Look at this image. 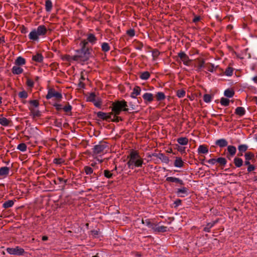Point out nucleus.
<instances>
[{
	"label": "nucleus",
	"instance_id": "69168bd1",
	"mask_svg": "<svg viewBox=\"0 0 257 257\" xmlns=\"http://www.w3.org/2000/svg\"><path fill=\"white\" fill-rule=\"evenodd\" d=\"M185 149H186L185 147H180V146H178V152H180L182 154L186 153Z\"/></svg>",
	"mask_w": 257,
	"mask_h": 257
},
{
	"label": "nucleus",
	"instance_id": "20e7f679",
	"mask_svg": "<svg viewBox=\"0 0 257 257\" xmlns=\"http://www.w3.org/2000/svg\"><path fill=\"white\" fill-rule=\"evenodd\" d=\"M52 97H54L56 101L60 102L62 100V95L61 93L56 91L54 88H51L48 90L46 98L50 99Z\"/></svg>",
	"mask_w": 257,
	"mask_h": 257
},
{
	"label": "nucleus",
	"instance_id": "7ed1b4c3",
	"mask_svg": "<svg viewBox=\"0 0 257 257\" xmlns=\"http://www.w3.org/2000/svg\"><path fill=\"white\" fill-rule=\"evenodd\" d=\"M127 106V102L124 100L115 101L112 104V111L114 115H118L122 111H128Z\"/></svg>",
	"mask_w": 257,
	"mask_h": 257
},
{
	"label": "nucleus",
	"instance_id": "603ef678",
	"mask_svg": "<svg viewBox=\"0 0 257 257\" xmlns=\"http://www.w3.org/2000/svg\"><path fill=\"white\" fill-rule=\"evenodd\" d=\"M53 163L57 165H61L64 163V160L62 158H55Z\"/></svg>",
	"mask_w": 257,
	"mask_h": 257
},
{
	"label": "nucleus",
	"instance_id": "79ce46f5",
	"mask_svg": "<svg viewBox=\"0 0 257 257\" xmlns=\"http://www.w3.org/2000/svg\"><path fill=\"white\" fill-rule=\"evenodd\" d=\"M73 56H71L69 55H64L62 56L61 59L63 61H66L68 62H71L72 61H73Z\"/></svg>",
	"mask_w": 257,
	"mask_h": 257
},
{
	"label": "nucleus",
	"instance_id": "f257e3e1",
	"mask_svg": "<svg viewBox=\"0 0 257 257\" xmlns=\"http://www.w3.org/2000/svg\"><path fill=\"white\" fill-rule=\"evenodd\" d=\"M87 45L88 42L86 40L81 42L80 43L81 48L76 50L77 54L73 56V61L84 62L89 60L92 49L91 48H88Z\"/></svg>",
	"mask_w": 257,
	"mask_h": 257
},
{
	"label": "nucleus",
	"instance_id": "7c9ffc66",
	"mask_svg": "<svg viewBox=\"0 0 257 257\" xmlns=\"http://www.w3.org/2000/svg\"><path fill=\"white\" fill-rule=\"evenodd\" d=\"M188 139L186 137L178 138V143L181 145H186L188 144Z\"/></svg>",
	"mask_w": 257,
	"mask_h": 257
},
{
	"label": "nucleus",
	"instance_id": "c756f323",
	"mask_svg": "<svg viewBox=\"0 0 257 257\" xmlns=\"http://www.w3.org/2000/svg\"><path fill=\"white\" fill-rule=\"evenodd\" d=\"M52 3L51 0H46L45 1V10L47 12H49L52 9Z\"/></svg>",
	"mask_w": 257,
	"mask_h": 257
},
{
	"label": "nucleus",
	"instance_id": "aec40b11",
	"mask_svg": "<svg viewBox=\"0 0 257 257\" xmlns=\"http://www.w3.org/2000/svg\"><path fill=\"white\" fill-rule=\"evenodd\" d=\"M30 106H29V109L30 111L32 108H37L39 106V102L38 100H31L29 101Z\"/></svg>",
	"mask_w": 257,
	"mask_h": 257
},
{
	"label": "nucleus",
	"instance_id": "6e6552de",
	"mask_svg": "<svg viewBox=\"0 0 257 257\" xmlns=\"http://www.w3.org/2000/svg\"><path fill=\"white\" fill-rule=\"evenodd\" d=\"M178 58H179L180 60L186 66H189L191 62V60L189 59V57L183 51L178 53Z\"/></svg>",
	"mask_w": 257,
	"mask_h": 257
},
{
	"label": "nucleus",
	"instance_id": "8fccbe9b",
	"mask_svg": "<svg viewBox=\"0 0 257 257\" xmlns=\"http://www.w3.org/2000/svg\"><path fill=\"white\" fill-rule=\"evenodd\" d=\"M93 103L96 107L101 108L102 101L100 98H97V100H95Z\"/></svg>",
	"mask_w": 257,
	"mask_h": 257
},
{
	"label": "nucleus",
	"instance_id": "f704fd0d",
	"mask_svg": "<svg viewBox=\"0 0 257 257\" xmlns=\"http://www.w3.org/2000/svg\"><path fill=\"white\" fill-rule=\"evenodd\" d=\"M110 46L107 43L103 42L101 44V50L104 52H107L110 50Z\"/></svg>",
	"mask_w": 257,
	"mask_h": 257
},
{
	"label": "nucleus",
	"instance_id": "e2e57ef3",
	"mask_svg": "<svg viewBox=\"0 0 257 257\" xmlns=\"http://www.w3.org/2000/svg\"><path fill=\"white\" fill-rule=\"evenodd\" d=\"M166 180L169 182L177 183V178L169 177H167Z\"/></svg>",
	"mask_w": 257,
	"mask_h": 257
},
{
	"label": "nucleus",
	"instance_id": "6e6d98bb",
	"mask_svg": "<svg viewBox=\"0 0 257 257\" xmlns=\"http://www.w3.org/2000/svg\"><path fill=\"white\" fill-rule=\"evenodd\" d=\"M185 166L184 162L181 157H178V168H181Z\"/></svg>",
	"mask_w": 257,
	"mask_h": 257
},
{
	"label": "nucleus",
	"instance_id": "6ab92c4d",
	"mask_svg": "<svg viewBox=\"0 0 257 257\" xmlns=\"http://www.w3.org/2000/svg\"><path fill=\"white\" fill-rule=\"evenodd\" d=\"M29 38L31 40L37 41L39 39V36L36 32V30H33L29 35Z\"/></svg>",
	"mask_w": 257,
	"mask_h": 257
},
{
	"label": "nucleus",
	"instance_id": "37998d69",
	"mask_svg": "<svg viewBox=\"0 0 257 257\" xmlns=\"http://www.w3.org/2000/svg\"><path fill=\"white\" fill-rule=\"evenodd\" d=\"M142 223L143 224H146L147 226H148L149 227L153 229V227H154V226L155 225V223H153L151 222V221L149 219H146L145 221H144L143 219L142 220Z\"/></svg>",
	"mask_w": 257,
	"mask_h": 257
},
{
	"label": "nucleus",
	"instance_id": "f8f14e48",
	"mask_svg": "<svg viewBox=\"0 0 257 257\" xmlns=\"http://www.w3.org/2000/svg\"><path fill=\"white\" fill-rule=\"evenodd\" d=\"M10 168L8 167H3L0 168V177H6L9 174Z\"/></svg>",
	"mask_w": 257,
	"mask_h": 257
},
{
	"label": "nucleus",
	"instance_id": "412c9836",
	"mask_svg": "<svg viewBox=\"0 0 257 257\" xmlns=\"http://www.w3.org/2000/svg\"><path fill=\"white\" fill-rule=\"evenodd\" d=\"M143 99L148 102H151L154 100V96L151 93L146 92L143 95Z\"/></svg>",
	"mask_w": 257,
	"mask_h": 257
},
{
	"label": "nucleus",
	"instance_id": "4c0bfd02",
	"mask_svg": "<svg viewBox=\"0 0 257 257\" xmlns=\"http://www.w3.org/2000/svg\"><path fill=\"white\" fill-rule=\"evenodd\" d=\"M156 99L157 101H161L165 98V95L162 92H159L156 95Z\"/></svg>",
	"mask_w": 257,
	"mask_h": 257
},
{
	"label": "nucleus",
	"instance_id": "ddd939ff",
	"mask_svg": "<svg viewBox=\"0 0 257 257\" xmlns=\"http://www.w3.org/2000/svg\"><path fill=\"white\" fill-rule=\"evenodd\" d=\"M141 89L140 86H135L133 89V92L131 94V97L133 98H136V96L141 93Z\"/></svg>",
	"mask_w": 257,
	"mask_h": 257
},
{
	"label": "nucleus",
	"instance_id": "338daca9",
	"mask_svg": "<svg viewBox=\"0 0 257 257\" xmlns=\"http://www.w3.org/2000/svg\"><path fill=\"white\" fill-rule=\"evenodd\" d=\"M138 45L136 46V49L141 50L143 47V44L142 42H138Z\"/></svg>",
	"mask_w": 257,
	"mask_h": 257
},
{
	"label": "nucleus",
	"instance_id": "dca6fc26",
	"mask_svg": "<svg viewBox=\"0 0 257 257\" xmlns=\"http://www.w3.org/2000/svg\"><path fill=\"white\" fill-rule=\"evenodd\" d=\"M30 115L32 116L33 118H35L36 117H39L41 116V112L38 109L32 108L30 110Z\"/></svg>",
	"mask_w": 257,
	"mask_h": 257
},
{
	"label": "nucleus",
	"instance_id": "680f3d73",
	"mask_svg": "<svg viewBox=\"0 0 257 257\" xmlns=\"http://www.w3.org/2000/svg\"><path fill=\"white\" fill-rule=\"evenodd\" d=\"M122 119L121 117L119 116H117V115H114V118L111 119V121L115 122H118L119 121H122Z\"/></svg>",
	"mask_w": 257,
	"mask_h": 257
},
{
	"label": "nucleus",
	"instance_id": "c85d7f7f",
	"mask_svg": "<svg viewBox=\"0 0 257 257\" xmlns=\"http://www.w3.org/2000/svg\"><path fill=\"white\" fill-rule=\"evenodd\" d=\"M96 95L94 92L90 93L86 97V101L93 102L96 100Z\"/></svg>",
	"mask_w": 257,
	"mask_h": 257
},
{
	"label": "nucleus",
	"instance_id": "4d7b16f0",
	"mask_svg": "<svg viewBox=\"0 0 257 257\" xmlns=\"http://www.w3.org/2000/svg\"><path fill=\"white\" fill-rule=\"evenodd\" d=\"M233 73V69L231 67H228L225 71V74L227 76H231Z\"/></svg>",
	"mask_w": 257,
	"mask_h": 257
},
{
	"label": "nucleus",
	"instance_id": "72a5a7b5",
	"mask_svg": "<svg viewBox=\"0 0 257 257\" xmlns=\"http://www.w3.org/2000/svg\"><path fill=\"white\" fill-rule=\"evenodd\" d=\"M224 94L225 96L231 98L234 95V91L232 89H227L225 90Z\"/></svg>",
	"mask_w": 257,
	"mask_h": 257
},
{
	"label": "nucleus",
	"instance_id": "13d9d810",
	"mask_svg": "<svg viewBox=\"0 0 257 257\" xmlns=\"http://www.w3.org/2000/svg\"><path fill=\"white\" fill-rule=\"evenodd\" d=\"M113 114H114V113L112 111L111 112L106 113V117H105L106 119H105L104 120H106L107 121H111V119H112L111 115H113Z\"/></svg>",
	"mask_w": 257,
	"mask_h": 257
},
{
	"label": "nucleus",
	"instance_id": "774afa93",
	"mask_svg": "<svg viewBox=\"0 0 257 257\" xmlns=\"http://www.w3.org/2000/svg\"><path fill=\"white\" fill-rule=\"evenodd\" d=\"M207 162L210 164L214 165L215 163H217L216 159L213 158L207 161Z\"/></svg>",
	"mask_w": 257,
	"mask_h": 257
},
{
	"label": "nucleus",
	"instance_id": "ea45409f",
	"mask_svg": "<svg viewBox=\"0 0 257 257\" xmlns=\"http://www.w3.org/2000/svg\"><path fill=\"white\" fill-rule=\"evenodd\" d=\"M104 176L105 177H106L107 179H111L113 178V174L111 173V171L108 170H105L103 171Z\"/></svg>",
	"mask_w": 257,
	"mask_h": 257
},
{
	"label": "nucleus",
	"instance_id": "4468645a",
	"mask_svg": "<svg viewBox=\"0 0 257 257\" xmlns=\"http://www.w3.org/2000/svg\"><path fill=\"white\" fill-rule=\"evenodd\" d=\"M32 60L38 63L43 62L44 57L41 53H37L36 55H33Z\"/></svg>",
	"mask_w": 257,
	"mask_h": 257
},
{
	"label": "nucleus",
	"instance_id": "c9c22d12",
	"mask_svg": "<svg viewBox=\"0 0 257 257\" xmlns=\"http://www.w3.org/2000/svg\"><path fill=\"white\" fill-rule=\"evenodd\" d=\"M10 120H8L6 117H2L0 118V124L3 126H8L10 124Z\"/></svg>",
	"mask_w": 257,
	"mask_h": 257
},
{
	"label": "nucleus",
	"instance_id": "864d4df0",
	"mask_svg": "<svg viewBox=\"0 0 257 257\" xmlns=\"http://www.w3.org/2000/svg\"><path fill=\"white\" fill-rule=\"evenodd\" d=\"M211 96L210 94H205L203 96V100L205 102L208 103L211 101Z\"/></svg>",
	"mask_w": 257,
	"mask_h": 257
},
{
	"label": "nucleus",
	"instance_id": "4be33fe9",
	"mask_svg": "<svg viewBox=\"0 0 257 257\" xmlns=\"http://www.w3.org/2000/svg\"><path fill=\"white\" fill-rule=\"evenodd\" d=\"M12 72L14 74L19 75L23 73V69L19 66H14L12 69Z\"/></svg>",
	"mask_w": 257,
	"mask_h": 257
},
{
	"label": "nucleus",
	"instance_id": "09e8293b",
	"mask_svg": "<svg viewBox=\"0 0 257 257\" xmlns=\"http://www.w3.org/2000/svg\"><path fill=\"white\" fill-rule=\"evenodd\" d=\"M106 113L105 112H102V111H98L97 113V116L101 118V119L104 120L105 119H106Z\"/></svg>",
	"mask_w": 257,
	"mask_h": 257
},
{
	"label": "nucleus",
	"instance_id": "cd10ccee",
	"mask_svg": "<svg viewBox=\"0 0 257 257\" xmlns=\"http://www.w3.org/2000/svg\"><path fill=\"white\" fill-rule=\"evenodd\" d=\"M14 204V201L12 200H9L5 202L3 204V207L7 209L12 207Z\"/></svg>",
	"mask_w": 257,
	"mask_h": 257
},
{
	"label": "nucleus",
	"instance_id": "0e129e2a",
	"mask_svg": "<svg viewBox=\"0 0 257 257\" xmlns=\"http://www.w3.org/2000/svg\"><path fill=\"white\" fill-rule=\"evenodd\" d=\"M183 186H186V185L184 183L183 181L178 178V187H183Z\"/></svg>",
	"mask_w": 257,
	"mask_h": 257
},
{
	"label": "nucleus",
	"instance_id": "e433bc0d",
	"mask_svg": "<svg viewBox=\"0 0 257 257\" xmlns=\"http://www.w3.org/2000/svg\"><path fill=\"white\" fill-rule=\"evenodd\" d=\"M216 161L221 166H224L227 163L226 159L223 157L218 158L216 159Z\"/></svg>",
	"mask_w": 257,
	"mask_h": 257
},
{
	"label": "nucleus",
	"instance_id": "3c124183",
	"mask_svg": "<svg viewBox=\"0 0 257 257\" xmlns=\"http://www.w3.org/2000/svg\"><path fill=\"white\" fill-rule=\"evenodd\" d=\"M213 226L212 223L209 222L207 224L206 226L204 228V231L206 232H209L210 231V228Z\"/></svg>",
	"mask_w": 257,
	"mask_h": 257
},
{
	"label": "nucleus",
	"instance_id": "bb28decb",
	"mask_svg": "<svg viewBox=\"0 0 257 257\" xmlns=\"http://www.w3.org/2000/svg\"><path fill=\"white\" fill-rule=\"evenodd\" d=\"M227 151L228 153L230 154V156H234L236 152V149L235 147L233 146H228L227 147Z\"/></svg>",
	"mask_w": 257,
	"mask_h": 257
},
{
	"label": "nucleus",
	"instance_id": "473e14b6",
	"mask_svg": "<svg viewBox=\"0 0 257 257\" xmlns=\"http://www.w3.org/2000/svg\"><path fill=\"white\" fill-rule=\"evenodd\" d=\"M159 159H160L163 163H165L166 164H168L169 162V157L166 156L163 153H161L160 155Z\"/></svg>",
	"mask_w": 257,
	"mask_h": 257
},
{
	"label": "nucleus",
	"instance_id": "f03ea898",
	"mask_svg": "<svg viewBox=\"0 0 257 257\" xmlns=\"http://www.w3.org/2000/svg\"><path fill=\"white\" fill-rule=\"evenodd\" d=\"M127 158L129 159V160L127 162V165L130 169H133L134 166L137 167H141L144 163L143 160L141 158L139 153L133 150L131 151Z\"/></svg>",
	"mask_w": 257,
	"mask_h": 257
},
{
	"label": "nucleus",
	"instance_id": "9d476101",
	"mask_svg": "<svg viewBox=\"0 0 257 257\" xmlns=\"http://www.w3.org/2000/svg\"><path fill=\"white\" fill-rule=\"evenodd\" d=\"M36 30L39 36L45 35L47 32V30L44 25L39 26Z\"/></svg>",
	"mask_w": 257,
	"mask_h": 257
},
{
	"label": "nucleus",
	"instance_id": "f3484780",
	"mask_svg": "<svg viewBox=\"0 0 257 257\" xmlns=\"http://www.w3.org/2000/svg\"><path fill=\"white\" fill-rule=\"evenodd\" d=\"M228 143L224 139L217 140L215 142V145L220 148H223L227 146Z\"/></svg>",
	"mask_w": 257,
	"mask_h": 257
},
{
	"label": "nucleus",
	"instance_id": "5701e85b",
	"mask_svg": "<svg viewBox=\"0 0 257 257\" xmlns=\"http://www.w3.org/2000/svg\"><path fill=\"white\" fill-rule=\"evenodd\" d=\"M243 160L239 157H235L233 159V163L237 168L241 167L243 165Z\"/></svg>",
	"mask_w": 257,
	"mask_h": 257
},
{
	"label": "nucleus",
	"instance_id": "a18cd8bd",
	"mask_svg": "<svg viewBox=\"0 0 257 257\" xmlns=\"http://www.w3.org/2000/svg\"><path fill=\"white\" fill-rule=\"evenodd\" d=\"M248 146L246 145H240L238 147L239 152L241 153L246 152Z\"/></svg>",
	"mask_w": 257,
	"mask_h": 257
},
{
	"label": "nucleus",
	"instance_id": "5fc2aeb1",
	"mask_svg": "<svg viewBox=\"0 0 257 257\" xmlns=\"http://www.w3.org/2000/svg\"><path fill=\"white\" fill-rule=\"evenodd\" d=\"M126 34L131 37H133L135 35V31L134 29H130L126 31Z\"/></svg>",
	"mask_w": 257,
	"mask_h": 257
},
{
	"label": "nucleus",
	"instance_id": "c03bdc74",
	"mask_svg": "<svg viewBox=\"0 0 257 257\" xmlns=\"http://www.w3.org/2000/svg\"><path fill=\"white\" fill-rule=\"evenodd\" d=\"M17 149L22 152H25L27 150V145L25 143H21L18 146Z\"/></svg>",
	"mask_w": 257,
	"mask_h": 257
},
{
	"label": "nucleus",
	"instance_id": "bf43d9fd",
	"mask_svg": "<svg viewBox=\"0 0 257 257\" xmlns=\"http://www.w3.org/2000/svg\"><path fill=\"white\" fill-rule=\"evenodd\" d=\"M26 83L27 86L29 87L32 88L34 87V83L33 81L29 78L27 79Z\"/></svg>",
	"mask_w": 257,
	"mask_h": 257
},
{
	"label": "nucleus",
	"instance_id": "2f4dec72",
	"mask_svg": "<svg viewBox=\"0 0 257 257\" xmlns=\"http://www.w3.org/2000/svg\"><path fill=\"white\" fill-rule=\"evenodd\" d=\"M150 76V73L148 71H145L141 73L140 75V78L142 80H147Z\"/></svg>",
	"mask_w": 257,
	"mask_h": 257
},
{
	"label": "nucleus",
	"instance_id": "1a4fd4ad",
	"mask_svg": "<svg viewBox=\"0 0 257 257\" xmlns=\"http://www.w3.org/2000/svg\"><path fill=\"white\" fill-rule=\"evenodd\" d=\"M189 189L187 186L178 187V197H185L189 194Z\"/></svg>",
	"mask_w": 257,
	"mask_h": 257
},
{
	"label": "nucleus",
	"instance_id": "2eb2a0df",
	"mask_svg": "<svg viewBox=\"0 0 257 257\" xmlns=\"http://www.w3.org/2000/svg\"><path fill=\"white\" fill-rule=\"evenodd\" d=\"M245 160L248 161H251V162H255V160L254 159V154L250 152H248L244 154Z\"/></svg>",
	"mask_w": 257,
	"mask_h": 257
},
{
	"label": "nucleus",
	"instance_id": "a211bd4d",
	"mask_svg": "<svg viewBox=\"0 0 257 257\" xmlns=\"http://www.w3.org/2000/svg\"><path fill=\"white\" fill-rule=\"evenodd\" d=\"M97 38L93 34L89 33L87 35V38L86 40L88 43L89 42L91 44H95L97 41Z\"/></svg>",
	"mask_w": 257,
	"mask_h": 257
},
{
	"label": "nucleus",
	"instance_id": "49530a36",
	"mask_svg": "<svg viewBox=\"0 0 257 257\" xmlns=\"http://www.w3.org/2000/svg\"><path fill=\"white\" fill-rule=\"evenodd\" d=\"M220 103L223 106H227L229 104V100L227 98L222 97L220 100Z\"/></svg>",
	"mask_w": 257,
	"mask_h": 257
},
{
	"label": "nucleus",
	"instance_id": "a19ab883",
	"mask_svg": "<svg viewBox=\"0 0 257 257\" xmlns=\"http://www.w3.org/2000/svg\"><path fill=\"white\" fill-rule=\"evenodd\" d=\"M179 85L180 84H178V97H183L185 96L186 91L183 89H179L178 87Z\"/></svg>",
	"mask_w": 257,
	"mask_h": 257
},
{
	"label": "nucleus",
	"instance_id": "0eeeda50",
	"mask_svg": "<svg viewBox=\"0 0 257 257\" xmlns=\"http://www.w3.org/2000/svg\"><path fill=\"white\" fill-rule=\"evenodd\" d=\"M7 251L10 254L18 255H23L25 253L24 249L19 246H16L15 248L8 247L7 248Z\"/></svg>",
	"mask_w": 257,
	"mask_h": 257
},
{
	"label": "nucleus",
	"instance_id": "052dcab7",
	"mask_svg": "<svg viewBox=\"0 0 257 257\" xmlns=\"http://www.w3.org/2000/svg\"><path fill=\"white\" fill-rule=\"evenodd\" d=\"M256 167L254 165H249L247 168V171L248 172V173H251L252 171H253L254 170H255Z\"/></svg>",
	"mask_w": 257,
	"mask_h": 257
},
{
	"label": "nucleus",
	"instance_id": "b1692460",
	"mask_svg": "<svg viewBox=\"0 0 257 257\" xmlns=\"http://www.w3.org/2000/svg\"><path fill=\"white\" fill-rule=\"evenodd\" d=\"M208 152L207 146L205 145H200L198 148V153L199 154H207Z\"/></svg>",
	"mask_w": 257,
	"mask_h": 257
},
{
	"label": "nucleus",
	"instance_id": "9b49d317",
	"mask_svg": "<svg viewBox=\"0 0 257 257\" xmlns=\"http://www.w3.org/2000/svg\"><path fill=\"white\" fill-rule=\"evenodd\" d=\"M167 227L163 225H159V224H155L153 229L154 231L157 232H165L167 231Z\"/></svg>",
	"mask_w": 257,
	"mask_h": 257
},
{
	"label": "nucleus",
	"instance_id": "58836bf2",
	"mask_svg": "<svg viewBox=\"0 0 257 257\" xmlns=\"http://www.w3.org/2000/svg\"><path fill=\"white\" fill-rule=\"evenodd\" d=\"M83 170L86 175H91L93 173V169L90 166H85Z\"/></svg>",
	"mask_w": 257,
	"mask_h": 257
},
{
	"label": "nucleus",
	"instance_id": "a878e982",
	"mask_svg": "<svg viewBox=\"0 0 257 257\" xmlns=\"http://www.w3.org/2000/svg\"><path fill=\"white\" fill-rule=\"evenodd\" d=\"M235 113L239 116H243L245 113V110L244 107H237L235 109Z\"/></svg>",
	"mask_w": 257,
	"mask_h": 257
},
{
	"label": "nucleus",
	"instance_id": "39448f33",
	"mask_svg": "<svg viewBox=\"0 0 257 257\" xmlns=\"http://www.w3.org/2000/svg\"><path fill=\"white\" fill-rule=\"evenodd\" d=\"M52 105L55 107L56 109L58 111L63 109V110L66 113L71 112L72 109V106L68 102H67L66 104L63 107L61 104H59L57 102L52 104Z\"/></svg>",
	"mask_w": 257,
	"mask_h": 257
},
{
	"label": "nucleus",
	"instance_id": "de8ad7c7",
	"mask_svg": "<svg viewBox=\"0 0 257 257\" xmlns=\"http://www.w3.org/2000/svg\"><path fill=\"white\" fill-rule=\"evenodd\" d=\"M19 97L21 98L25 99L27 98L28 96V94L27 91L25 90H23L21 91L18 94Z\"/></svg>",
	"mask_w": 257,
	"mask_h": 257
},
{
	"label": "nucleus",
	"instance_id": "423d86ee",
	"mask_svg": "<svg viewBox=\"0 0 257 257\" xmlns=\"http://www.w3.org/2000/svg\"><path fill=\"white\" fill-rule=\"evenodd\" d=\"M107 145L106 143H99V144L94 146L93 148V153L95 155H98L103 152Z\"/></svg>",
	"mask_w": 257,
	"mask_h": 257
},
{
	"label": "nucleus",
	"instance_id": "393cba45",
	"mask_svg": "<svg viewBox=\"0 0 257 257\" xmlns=\"http://www.w3.org/2000/svg\"><path fill=\"white\" fill-rule=\"evenodd\" d=\"M26 63V60L21 56L17 57L15 61V64L17 66L25 65Z\"/></svg>",
	"mask_w": 257,
	"mask_h": 257
}]
</instances>
